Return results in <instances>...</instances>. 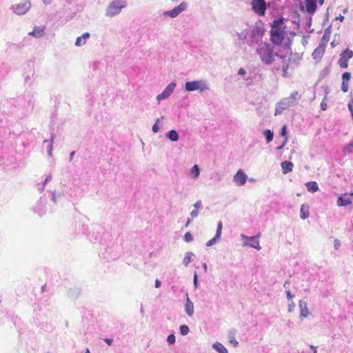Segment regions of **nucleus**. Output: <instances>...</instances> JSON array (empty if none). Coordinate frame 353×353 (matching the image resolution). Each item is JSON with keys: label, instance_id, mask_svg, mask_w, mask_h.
<instances>
[{"label": "nucleus", "instance_id": "obj_38", "mask_svg": "<svg viewBox=\"0 0 353 353\" xmlns=\"http://www.w3.org/2000/svg\"><path fill=\"white\" fill-rule=\"evenodd\" d=\"M344 151L347 153L353 152V141L344 148Z\"/></svg>", "mask_w": 353, "mask_h": 353}, {"label": "nucleus", "instance_id": "obj_19", "mask_svg": "<svg viewBox=\"0 0 353 353\" xmlns=\"http://www.w3.org/2000/svg\"><path fill=\"white\" fill-rule=\"evenodd\" d=\"M55 138V134L54 133H51L50 139V140H44L43 141V144H47V152L49 157L52 156V149H53V143Z\"/></svg>", "mask_w": 353, "mask_h": 353}, {"label": "nucleus", "instance_id": "obj_23", "mask_svg": "<svg viewBox=\"0 0 353 353\" xmlns=\"http://www.w3.org/2000/svg\"><path fill=\"white\" fill-rule=\"evenodd\" d=\"M90 34L89 32L83 33L81 37H79L77 38L76 41H75V45L77 46H83V44L85 43L86 39L90 38Z\"/></svg>", "mask_w": 353, "mask_h": 353}, {"label": "nucleus", "instance_id": "obj_40", "mask_svg": "<svg viewBox=\"0 0 353 353\" xmlns=\"http://www.w3.org/2000/svg\"><path fill=\"white\" fill-rule=\"evenodd\" d=\"M185 241L189 243L193 241V236L189 232H186L184 235Z\"/></svg>", "mask_w": 353, "mask_h": 353}, {"label": "nucleus", "instance_id": "obj_36", "mask_svg": "<svg viewBox=\"0 0 353 353\" xmlns=\"http://www.w3.org/2000/svg\"><path fill=\"white\" fill-rule=\"evenodd\" d=\"M351 78V73L348 72H345L342 75V81L343 82H349Z\"/></svg>", "mask_w": 353, "mask_h": 353}, {"label": "nucleus", "instance_id": "obj_59", "mask_svg": "<svg viewBox=\"0 0 353 353\" xmlns=\"http://www.w3.org/2000/svg\"><path fill=\"white\" fill-rule=\"evenodd\" d=\"M239 38L241 40H245L246 39L245 35H243V34H238Z\"/></svg>", "mask_w": 353, "mask_h": 353}, {"label": "nucleus", "instance_id": "obj_62", "mask_svg": "<svg viewBox=\"0 0 353 353\" xmlns=\"http://www.w3.org/2000/svg\"><path fill=\"white\" fill-rule=\"evenodd\" d=\"M310 348L313 350L314 353H317L316 347L314 345H310Z\"/></svg>", "mask_w": 353, "mask_h": 353}, {"label": "nucleus", "instance_id": "obj_34", "mask_svg": "<svg viewBox=\"0 0 353 353\" xmlns=\"http://www.w3.org/2000/svg\"><path fill=\"white\" fill-rule=\"evenodd\" d=\"M179 330H180V333L181 335L183 336H185L187 335L189 332H190V329H189V327L186 325H182L179 327Z\"/></svg>", "mask_w": 353, "mask_h": 353}, {"label": "nucleus", "instance_id": "obj_29", "mask_svg": "<svg viewBox=\"0 0 353 353\" xmlns=\"http://www.w3.org/2000/svg\"><path fill=\"white\" fill-rule=\"evenodd\" d=\"M263 135L265 138L266 142L268 143L273 140L274 138V132L271 130H265L263 131Z\"/></svg>", "mask_w": 353, "mask_h": 353}, {"label": "nucleus", "instance_id": "obj_16", "mask_svg": "<svg viewBox=\"0 0 353 353\" xmlns=\"http://www.w3.org/2000/svg\"><path fill=\"white\" fill-rule=\"evenodd\" d=\"M305 5L306 11L311 14H314L317 9L316 0H305Z\"/></svg>", "mask_w": 353, "mask_h": 353}, {"label": "nucleus", "instance_id": "obj_61", "mask_svg": "<svg viewBox=\"0 0 353 353\" xmlns=\"http://www.w3.org/2000/svg\"><path fill=\"white\" fill-rule=\"evenodd\" d=\"M52 0H42L43 3L45 5H49Z\"/></svg>", "mask_w": 353, "mask_h": 353}, {"label": "nucleus", "instance_id": "obj_7", "mask_svg": "<svg viewBox=\"0 0 353 353\" xmlns=\"http://www.w3.org/2000/svg\"><path fill=\"white\" fill-rule=\"evenodd\" d=\"M188 8V3L185 1L181 2L179 5L174 7L173 9L168 11H164L162 15L165 17L176 18L179 14Z\"/></svg>", "mask_w": 353, "mask_h": 353}, {"label": "nucleus", "instance_id": "obj_4", "mask_svg": "<svg viewBox=\"0 0 353 353\" xmlns=\"http://www.w3.org/2000/svg\"><path fill=\"white\" fill-rule=\"evenodd\" d=\"M208 89V84L203 79L187 81L185 84V90L188 92L199 90L202 92Z\"/></svg>", "mask_w": 353, "mask_h": 353}, {"label": "nucleus", "instance_id": "obj_39", "mask_svg": "<svg viewBox=\"0 0 353 353\" xmlns=\"http://www.w3.org/2000/svg\"><path fill=\"white\" fill-rule=\"evenodd\" d=\"M167 341L170 345H172L176 341V338L174 334H170L167 338Z\"/></svg>", "mask_w": 353, "mask_h": 353}, {"label": "nucleus", "instance_id": "obj_33", "mask_svg": "<svg viewBox=\"0 0 353 353\" xmlns=\"http://www.w3.org/2000/svg\"><path fill=\"white\" fill-rule=\"evenodd\" d=\"M191 174L194 177L197 178L200 174V169L198 165H194L191 169Z\"/></svg>", "mask_w": 353, "mask_h": 353}, {"label": "nucleus", "instance_id": "obj_15", "mask_svg": "<svg viewBox=\"0 0 353 353\" xmlns=\"http://www.w3.org/2000/svg\"><path fill=\"white\" fill-rule=\"evenodd\" d=\"M325 50V44L321 43L319 46L312 52V57L314 59H321L324 54Z\"/></svg>", "mask_w": 353, "mask_h": 353}, {"label": "nucleus", "instance_id": "obj_55", "mask_svg": "<svg viewBox=\"0 0 353 353\" xmlns=\"http://www.w3.org/2000/svg\"><path fill=\"white\" fill-rule=\"evenodd\" d=\"M105 341L108 345H112L113 343V340L112 339H105Z\"/></svg>", "mask_w": 353, "mask_h": 353}, {"label": "nucleus", "instance_id": "obj_13", "mask_svg": "<svg viewBox=\"0 0 353 353\" xmlns=\"http://www.w3.org/2000/svg\"><path fill=\"white\" fill-rule=\"evenodd\" d=\"M241 237L243 239H246L250 241V243H244L243 245H247L250 248H255L258 250L261 249L258 235L254 236H247L245 234H241Z\"/></svg>", "mask_w": 353, "mask_h": 353}, {"label": "nucleus", "instance_id": "obj_26", "mask_svg": "<svg viewBox=\"0 0 353 353\" xmlns=\"http://www.w3.org/2000/svg\"><path fill=\"white\" fill-rule=\"evenodd\" d=\"M212 347L219 353H228V350L219 342L214 343Z\"/></svg>", "mask_w": 353, "mask_h": 353}, {"label": "nucleus", "instance_id": "obj_14", "mask_svg": "<svg viewBox=\"0 0 353 353\" xmlns=\"http://www.w3.org/2000/svg\"><path fill=\"white\" fill-rule=\"evenodd\" d=\"M352 198H353V193L342 194L337 199V205L339 206H346L352 203Z\"/></svg>", "mask_w": 353, "mask_h": 353}, {"label": "nucleus", "instance_id": "obj_58", "mask_svg": "<svg viewBox=\"0 0 353 353\" xmlns=\"http://www.w3.org/2000/svg\"><path fill=\"white\" fill-rule=\"evenodd\" d=\"M336 20H339L340 21H343L344 20V17L340 14L339 17L335 18Z\"/></svg>", "mask_w": 353, "mask_h": 353}, {"label": "nucleus", "instance_id": "obj_60", "mask_svg": "<svg viewBox=\"0 0 353 353\" xmlns=\"http://www.w3.org/2000/svg\"><path fill=\"white\" fill-rule=\"evenodd\" d=\"M348 108H349V110L350 111V112H353V105L350 102L348 104Z\"/></svg>", "mask_w": 353, "mask_h": 353}, {"label": "nucleus", "instance_id": "obj_41", "mask_svg": "<svg viewBox=\"0 0 353 353\" xmlns=\"http://www.w3.org/2000/svg\"><path fill=\"white\" fill-rule=\"evenodd\" d=\"M287 134H288V132H287V126L286 125L282 126V128L281 129V131H280V135L281 137H283L284 139H285V137H287Z\"/></svg>", "mask_w": 353, "mask_h": 353}, {"label": "nucleus", "instance_id": "obj_28", "mask_svg": "<svg viewBox=\"0 0 353 353\" xmlns=\"http://www.w3.org/2000/svg\"><path fill=\"white\" fill-rule=\"evenodd\" d=\"M330 35H331V26H330L328 28H327L325 30L324 34L321 39V42L325 44V43L328 42V41L330 40Z\"/></svg>", "mask_w": 353, "mask_h": 353}, {"label": "nucleus", "instance_id": "obj_50", "mask_svg": "<svg viewBox=\"0 0 353 353\" xmlns=\"http://www.w3.org/2000/svg\"><path fill=\"white\" fill-rule=\"evenodd\" d=\"M341 245V242L338 239H335L334 241V247L335 250H338Z\"/></svg>", "mask_w": 353, "mask_h": 353}, {"label": "nucleus", "instance_id": "obj_51", "mask_svg": "<svg viewBox=\"0 0 353 353\" xmlns=\"http://www.w3.org/2000/svg\"><path fill=\"white\" fill-rule=\"evenodd\" d=\"M286 295L288 300H291L294 297V295L292 294L290 290H286Z\"/></svg>", "mask_w": 353, "mask_h": 353}, {"label": "nucleus", "instance_id": "obj_21", "mask_svg": "<svg viewBox=\"0 0 353 353\" xmlns=\"http://www.w3.org/2000/svg\"><path fill=\"white\" fill-rule=\"evenodd\" d=\"M310 216V206L307 203H303L301 206L300 217L302 219H306Z\"/></svg>", "mask_w": 353, "mask_h": 353}, {"label": "nucleus", "instance_id": "obj_49", "mask_svg": "<svg viewBox=\"0 0 353 353\" xmlns=\"http://www.w3.org/2000/svg\"><path fill=\"white\" fill-rule=\"evenodd\" d=\"M194 209H199L202 207V202L201 200H198L194 204Z\"/></svg>", "mask_w": 353, "mask_h": 353}, {"label": "nucleus", "instance_id": "obj_56", "mask_svg": "<svg viewBox=\"0 0 353 353\" xmlns=\"http://www.w3.org/2000/svg\"><path fill=\"white\" fill-rule=\"evenodd\" d=\"M161 282L159 280L156 279V281H155V288H159L161 286Z\"/></svg>", "mask_w": 353, "mask_h": 353}, {"label": "nucleus", "instance_id": "obj_37", "mask_svg": "<svg viewBox=\"0 0 353 353\" xmlns=\"http://www.w3.org/2000/svg\"><path fill=\"white\" fill-rule=\"evenodd\" d=\"M261 37H262V33L261 32V31L259 30L255 29L252 32V37L253 39H254L256 37L260 39V38H261Z\"/></svg>", "mask_w": 353, "mask_h": 353}, {"label": "nucleus", "instance_id": "obj_35", "mask_svg": "<svg viewBox=\"0 0 353 353\" xmlns=\"http://www.w3.org/2000/svg\"><path fill=\"white\" fill-rule=\"evenodd\" d=\"M163 119V117H161V118H158L157 119L156 123L152 125V130L153 132L157 133V132H159V126L158 125V122L160 121V119Z\"/></svg>", "mask_w": 353, "mask_h": 353}, {"label": "nucleus", "instance_id": "obj_48", "mask_svg": "<svg viewBox=\"0 0 353 353\" xmlns=\"http://www.w3.org/2000/svg\"><path fill=\"white\" fill-rule=\"evenodd\" d=\"M288 68H289V65L288 63H284L283 65V76L284 77H286V74H287V72H288Z\"/></svg>", "mask_w": 353, "mask_h": 353}, {"label": "nucleus", "instance_id": "obj_6", "mask_svg": "<svg viewBox=\"0 0 353 353\" xmlns=\"http://www.w3.org/2000/svg\"><path fill=\"white\" fill-rule=\"evenodd\" d=\"M285 32L283 30H279L276 28H271L270 30V40L272 44L275 46H280L284 39Z\"/></svg>", "mask_w": 353, "mask_h": 353}, {"label": "nucleus", "instance_id": "obj_17", "mask_svg": "<svg viewBox=\"0 0 353 353\" xmlns=\"http://www.w3.org/2000/svg\"><path fill=\"white\" fill-rule=\"evenodd\" d=\"M299 307L300 308V317L306 318L309 315V311L307 307V303L304 300H300L299 302Z\"/></svg>", "mask_w": 353, "mask_h": 353}, {"label": "nucleus", "instance_id": "obj_3", "mask_svg": "<svg viewBox=\"0 0 353 353\" xmlns=\"http://www.w3.org/2000/svg\"><path fill=\"white\" fill-rule=\"evenodd\" d=\"M125 6L126 2L125 0H114L108 6L105 10V15L108 17L117 15Z\"/></svg>", "mask_w": 353, "mask_h": 353}, {"label": "nucleus", "instance_id": "obj_57", "mask_svg": "<svg viewBox=\"0 0 353 353\" xmlns=\"http://www.w3.org/2000/svg\"><path fill=\"white\" fill-rule=\"evenodd\" d=\"M74 154H75V151H72V152H70V159H69V161L70 162L72 161V158L74 156Z\"/></svg>", "mask_w": 353, "mask_h": 353}, {"label": "nucleus", "instance_id": "obj_5", "mask_svg": "<svg viewBox=\"0 0 353 353\" xmlns=\"http://www.w3.org/2000/svg\"><path fill=\"white\" fill-rule=\"evenodd\" d=\"M250 6L252 10L260 17L265 16L268 6L265 0H252Z\"/></svg>", "mask_w": 353, "mask_h": 353}, {"label": "nucleus", "instance_id": "obj_64", "mask_svg": "<svg viewBox=\"0 0 353 353\" xmlns=\"http://www.w3.org/2000/svg\"><path fill=\"white\" fill-rule=\"evenodd\" d=\"M38 212L41 215L42 214H43L45 212L43 209H41V210H38Z\"/></svg>", "mask_w": 353, "mask_h": 353}, {"label": "nucleus", "instance_id": "obj_10", "mask_svg": "<svg viewBox=\"0 0 353 353\" xmlns=\"http://www.w3.org/2000/svg\"><path fill=\"white\" fill-rule=\"evenodd\" d=\"M176 85V84L174 82H172V83H169L166 86V88L163 90V91L161 94L157 95V100L159 102L161 100L168 98L172 93Z\"/></svg>", "mask_w": 353, "mask_h": 353}, {"label": "nucleus", "instance_id": "obj_45", "mask_svg": "<svg viewBox=\"0 0 353 353\" xmlns=\"http://www.w3.org/2000/svg\"><path fill=\"white\" fill-rule=\"evenodd\" d=\"M288 137H285V138L284 139V140H283V141L282 144H281V145H279V146L276 147V149L277 150H282V149L283 148V147L285 145V144L287 143V142H288Z\"/></svg>", "mask_w": 353, "mask_h": 353}, {"label": "nucleus", "instance_id": "obj_52", "mask_svg": "<svg viewBox=\"0 0 353 353\" xmlns=\"http://www.w3.org/2000/svg\"><path fill=\"white\" fill-rule=\"evenodd\" d=\"M321 108L322 110H326V109H327V104H326V103L324 102V101H323L321 103Z\"/></svg>", "mask_w": 353, "mask_h": 353}, {"label": "nucleus", "instance_id": "obj_18", "mask_svg": "<svg viewBox=\"0 0 353 353\" xmlns=\"http://www.w3.org/2000/svg\"><path fill=\"white\" fill-rule=\"evenodd\" d=\"M185 310L186 314L189 316H192L194 313V304L188 296V294L186 293V301L185 304Z\"/></svg>", "mask_w": 353, "mask_h": 353}, {"label": "nucleus", "instance_id": "obj_47", "mask_svg": "<svg viewBox=\"0 0 353 353\" xmlns=\"http://www.w3.org/2000/svg\"><path fill=\"white\" fill-rule=\"evenodd\" d=\"M295 306H296V305L293 301H292L290 303H289L288 309V312H292L294 310Z\"/></svg>", "mask_w": 353, "mask_h": 353}, {"label": "nucleus", "instance_id": "obj_32", "mask_svg": "<svg viewBox=\"0 0 353 353\" xmlns=\"http://www.w3.org/2000/svg\"><path fill=\"white\" fill-rule=\"evenodd\" d=\"M229 341L231 344L233 345L234 347H237L239 345V342L235 339V334L233 332H230L228 334Z\"/></svg>", "mask_w": 353, "mask_h": 353}, {"label": "nucleus", "instance_id": "obj_12", "mask_svg": "<svg viewBox=\"0 0 353 353\" xmlns=\"http://www.w3.org/2000/svg\"><path fill=\"white\" fill-rule=\"evenodd\" d=\"M222 228H223L222 222L221 221H219L217 223V228H216L215 236L212 239L207 241V243H205L206 246L210 247L219 241V240L221 239V236Z\"/></svg>", "mask_w": 353, "mask_h": 353}, {"label": "nucleus", "instance_id": "obj_54", "mask_svg": "<svg viewBox=\"0 0 353 353\" xmlns=\"http://www.w3.org/2000/svg\"><path fill=\"white\" fill-rule=\"evenodd\" d=\"M246 72L243 68H240L238 71V74L239 75H244L245 74Z\"/></svg>", "mask_w": 353, "mask_h": 353}, {"label": "nucleus", "instance_id": "obj_27", "mask_svg": "<svg viewBox=\"0 0 353 353\" xmlns=\"http://www.w3.org/2000/svg\"><path fill=\"white\" fill-rule=\"evenodd\" d=\"M283 23H284V22H283V17L277 18L273 21L271 28H275L279 30H283L282 26H283Z\"/></svg>", "mask_w": 353, "mask_h": 353}, {"label": "nucleus", "instance_id": "obj_44", "mask_svg": "<svg viewBox=\"0 0 353 353\" xmlns=\"http://www.w3.org/2000/svg\"><path fill=\"white\" fill-rule=\"evenodd\" d=\"M193 283H194V288H198V275L196 272H194V274Z\"/></svg>", "mask_w": 353, "mask_h": 353}, {"label": "nucleus", "instance_id": "obj_46", "mask_svg": "<svg viewBox=\"0 0 353 353\" xmlns=\"http://www.w3.org/2000/svg\"><path fill=\"white\" fill-rule=\"evenodd\" d=\"M60 196H61V194H57L55 193V192H54L52 193V201L54 203H57V198H58V197H60Z\"/></svg>", "mask_w": 353, "mask_h": 353}, {"label": "nucleus", "instance_id": "obj_30", "mask_svg": "<svg viewBox=\"0 0 353 353\" xmlns=\"http://www.w3.org/2000/svg\"><path fill=\"white\" fill-rule=\"evenodd\" d=\"M199 215V210L198 209H194L191 212H190V217H189L186 221V223L185 224V227H188L192 222V219H194L196 217H197Z\"/></svg>", "mask_w": 353, "mask_h": 353}, {"label": "nucleus", "instance_id": "obj_22", "mask_svg": "<svg viewBox=\"0 0 353 353\" xmlns=\"http://www.w3.org/2000/svg\"><path fill=\"white\" fill-rule=\"evenodd\" d=\"M281 165L283 174H287L288 172H292L294 167L293 163L288 161H285L282 162Z\"/></svg>", "mask_w": 353, "mask_h": 353}, {"label": "nucleus", "instance_id": "obj_43", "mask_svg": "<svg viewBox=\"0 0 353 353\" xmlns=\"http://www.w3.org/2000/svg\"><path fill=\"white\" fill-rule=\"evenodd\" d=\"M52 175H51V174H49V175H48V176H46V179H45V181H44V183H43V184L42 188H41V190H44L45 185H46V183H48V182H50V181L52 180Z\"/></svg>", "mask_w": 353, "mask_h": 353}, {"label": "nucleus", "instance_id": "obj_31", "mask_svg": "<svg viewBox=\"0 0 353 353\" xmlns=\"http://www.w3.org/2000/svg\"><path fill=\"white\" fill-rule=\"evenodd\" d=\"M194 256V253L192 252H188L186 254H185V256L183 260V264L187 267L190 263L191 262V260H192V256Z\"/></svg>", "mask_w": 353, "mask_h": 353}, {"label": "nucleus", "instance_id": "obj_2", "mask_svg": "<svg viewBox=\"0 0 353 353\" xmlns=\"http://www.w3.org/2000/svg\"><path fill=\"white\" fill-rule=\"evenodd\" d=\"M301 98V96L297 91H293L289 97L284 98L276 103L274 114H280L283 110L296 105Z\"/></svg>", "mask_w": 353, "mask_h": 353}, {"label": "nucleus", "instance_id": "obj_53", "mask_svg": "<svg viewBox=\"0 0 353 353\" xmlns=\"http://www.w3.org/2000/svg\"><path fill=\"white\" fill-rule=\"evenodd\" d=\"M329 71H330V70H329V68H325V69L322 71V72H321V75L322 77H324L325 75H326V74L329 72Z\"/></svg>", "mask_w": 353, "mask_h": 353}, {"label": "nucleus", "instance_id": "obj_63", "mask_svg": "<svg viewBox=\"0 0 353 353\" xmlns=\"http://www.w3.org/2000/svg\"><path fill=\"white\" fill-rule=\"evenodd\" d=\"M203 269L205 270V271L206 272V271H207V269H208L207 264H206V263H203Z\"/></svg>", "mask_w": 353, "mask_h": 353}, {"label": "nucleus", "instance_id": "obj_9", "mask_svg": "<svg viewBox=\"0 0 353 353\" xmlns=\"http://www.w3.org/2000/svg\"><path fill=\"white\" fill-rule=\"evenodd\" d=\"M353 57V51L349 48H346L340 54L338 63L341 68H347L348 66V60Z\"/></svg>", "mask_w": 353, "mask_h": 353}, {"label": "nucleus", "instance_id": "obj_11", "mask_svg": "<svg viewBox=\"0 0 353 353\" xmlns=\"http://www.w3.org/2000/svg\"><path fill=\"white\" fill-rule=\"evenodd\" d=\"M247 179V174L242 170H239L233 178L234 182L238 186L243 185L246 183Z\"/></svg>", "mask_w": 353, "mask_h": 353}, {"label": "nucleus", "instance_id": "obj_20", "mask_svg": "<svg viewBox=\"0 0 353 353\" xmlns=\"http://www.w3.org/2000/svg\"><path fill=\"white\" fill-rule=\"evenodd\" d=\"M45 26H34L33 30L29 33V35L36 38L42 37L44 34Z\"/></svg>", "mask_w": 353, "mask_h": 353}, {"label": "nucleus", "instance_id": "obj_8", "mask_svg": "<svg viewBox=\"0 0 353 353\" xmlns=\"http://www.w3.org/2000/svg\"><path fill=\"white\" fill-rule=\"evenodd\" d=\"M30 0H27L23 3L11 6L10 10L17 14L21 15L26 14L30 10Z\"/></svg>", "mask_w": 353, "mask_h": 353}, {"label": "nucleus", "instance_id": "obj_25", "mask_svg": "<svg viewBox=\"0 0 353 353\" xmlns=\"http://www.w3.org/2000/svg\"><path fill=\"white\" fill-rule=\"evenodd\" d=\"M165 136L172 141H177L179 139V134L175 130H171L168 131Z\"/></svg>", "mask_w": 353, "mask_h": 353}, {"label": "nucleus", "instance_id": "obj_1", "mask_svg": "<svg viewBox=\"0 0 353 353\" xmlns=\"http://www.w3.org/2000/svg\"><path fill=\"white\" fill-rule=\"evenodd\" d=\"M256 52L259 56L261 62L267 65H270L274 62L275 57L283 60L285 59V56L279 55L277 52L274 51V47L267 42H261Z\"/></svg>", "mask_w": 353, "mask_h": 353}, {"label": "nucleus", "instance_id": "obj_42", "mask_svg": "<svg viewBox=\"0 0 353 353\" xmlns=\"http://www.w3.org/2000/svg\"><path fill=\"white\" fill-rule=\"evenodd\" d=\"M341 90L343 92H346L348 90V83L342 81Z\"/></svg>", "mask_w": 353, "mask_h": 353}, {"label": "nucleus", "instance_id": "obj_24", "mask_svg": "<svg viewBox=\"0 0 353 353\" xmlns=\"http://www.w3.org/2000/svg\"><path fill=\"white\" fill-rule=\"evenodd\" d=\"M307 191L314 193L319 190V185L316 181H309L305 183Z\"/></svg>", "mask_w": 353, "mask_h": 353}]
</instances>
